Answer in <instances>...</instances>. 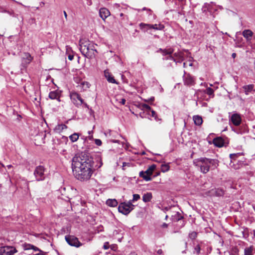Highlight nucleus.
Wrapping results in <instances>:
<instances>
[{"label":"nucleus","instance_id":"21","mask_svg":"<svg viewBox=\"0 0 255 255\" xmlns=\"http://www.w3.org/2000/svg\"><path fill=\"white\" fill-rule=\"evenodd\" d=\"M193 120L194 121V124L196 126H200L202 125L203 123V120L202 117L198 115L194 116L193 117Z\"/></svg>","mask_w":255,"mask_h":255},{"label":"nucleus","instance_id":"58","mask_svg":"<svg viewBox=\"0 0 255 255\" xmlns=\"http://www.w3.org/2000/svg\"><path fill=\"white\" fill-rule=\"evenodd\" d=\"M123 15H124V14H123V13H121L120 14V16L121 17L123 16Z\"/></svg>","mask_w":255,"mask_h":255},{"label":"nucleus","instance_id":"17","mask_svg":"<svg viewBox=\"0 0 255 255\" xmlns=\"http://www.w3.org/2000/svg\"><path fill=\"white\" fill-rule=\"evenodd\" d=\"M105 76L109 83L118 84L114 77L107 70L104 71Z\"/></svg>","mask_w":255,"mask_h":255},{"label":"nucleus","instance_id":"12","mask_svg":"<svg viewBox=\"0 0 255 255\" xmlns=\"http://www.w3.org/2000/svg\"><path fill=\"white\" fill-rule=\"evenodd\" d=\"M230 121L235 126H239L241 123L242 118L240 115L235 113L231 116Z\"/></svg>","mask_w":255,"mask_h":255},{"label":"nucleus","instance_id":"38","mask_svg":"<svg viewBox=\"0 0 255 255\" xmlns=\"http://www.w3.org/2000/svg\"><path fill=\"white\" fill-rule=\"evenodd\" d=\"M200 250H201L200 247L199 245H198L196 247H195L193 253L198 255L200 253Z\"/></svg>","mask_w":255,"mask_h":255},{"label":"nucleus","instance_id":"6","mask_svg":"<svg viewBox=\"0 0 255 255\" xmlns=\"http://www.w3.org/2000/svg\"><path fill=\"white\" fill-rule=\"evenodd\" d=\"M156 168V165L152 164L149 166L145 171H141L139 172V176L143 178L145 181H150L151 180V175Z\"/></svg>","mask_w":255,"mask_h":255},{"label":"nucleus","instance_id":"44","mask_svg":"<svg viewBox=\"0 0 255 255\" xmlns=\"http://www.w3.org/2000/svg\"><path fill=\"white\" fill-rule=\"evenodd\" d=\"M103 248L105 250H107L109 249V243L108 242L105 243L104 246H103Z\"/></svg>","mask_w":255,"mask_h":255},{"label":"nucleus","instance_id":"25","mask_svg":"<svg viewBox=\"0 0 255 255\" xmlns=\"http://www.w3.org/2000/svg\"><path fill=\"white\" fill-rule=\"evenodd\" d=\"M243 88L245 91V94L248 95L250 92L253 90L254 85L253 84H250L244 86Z\"/></svg>","mask_w":255,"mask_h":255},{"label":"nucleus","instance_id":"51","mask_svg":"<svg viewBox=\"0 0 255 255\" xmlns=\"http://www.w3.org/2000/svg\"><path fill=\"white\" fill-rule=\"evenodd\" d=\"M232 57H233V58H235V57H236V53H233V54H232Z\"/></svg>","mask_w":255,"mask_h":255},{"label":"nucleus","instance_id":"37","mask_svg":"<svg viewBox=\"0 0 255 255\" xmlns=\"http://www.w3.org/2000/svg\"><path fill=\"white\" fill-rule=\"evenodd\" d=\"M151 112V116L154 118V119L156 121H160L161 119H159L157 116V115H156V112L151 110L150 111Z\"/></svg>","mask_w":255,"mask_h":255},{"label":"nucleus","instance_id":"19","mask_svg":"<svg viewBox=\"0 0 255 255\" xmlns=\"http://www.w3.org/2000/svg\"><path fill=\"white\" fill-rule=\"evenodd\" d=\"M90 86V84L89 82L86 81H82L78 85V87L80 88L81 90L84 91L89 88Z\"/></svg>","mask_w":255,"mask_h":255},{"label":"nucleus","instance_id":"56","mask_svg":"<svg viewBox=\"0 0 255 255\" xmlns=\"http://www.w3.org/2000/svg\"><path fill=\"white\" fill-rule=\"evenodd\" d=\"M83 104L84 105V106H85L86 107H88V105H87L86 103H84L83 102Z\"/></svg>","mask_w":255,"mask_h":255},{"label":"nucleus","instance_id":"39","mask_svg":"<svg viewBox=\"0 0 255 255\" xmlns=\"http://www.w3.org/2000/svg\"><path fill=\"white\" fill-rule=\"evenodd\" d=\"M140 199V196L138 194H133V198H132V200H130V201L132 202H134V201H137L138 199Z\"/></svg>","mask_w":255,"mask_h":255},{"label":"nucleus","instance_id":"7","mask_svg":"<svg viewBox=\"0 0 255 255\" xmlns=\"http://www.w3.org/2000/svg\"><path fill=\"white\" fill-rule=\"evenodd\" d=\"M174 50L172 48H168L162 49L160 48L157 52H160L163 56L168 55L166 57L163 58V60H171L174 62H176V59L174 58V55L172 56L171 54L173 52Z\"/></svg>","mask_w":255,"mask_h":255},{"label":"nucleus","instance_id":"49","mask_svg":"<svg viewBox=\"0 0 255 255\" xmlns=\"http://www.w3.org/2000/svg\"><path fill=\"white\" fill-rule=\"evenodd\" d=\"M33 255H46L42 253H38V254H35Z\"/></svg>","mask_w":255,"mask_h":255},{"label":"nucleus","instance_id":"41","mask_svg":"<svg viewBox=\"0 0 255 255\" xmlns=\"http://www.w3.org/2000/svg\"><path fill=\"white\" fill-rule=\"evenodd\" d=\"M2 12H6L8 14H9L10 15L13 16V17H15V15L14 14V13L13 12V11L11 10V11H8V10H3L2 11Z\"/></svg>","mask_w":255,"mask_h":255},{"label":"nucleus","instance_id":"3","mask_svg":"<svg viewBox=\"0 0 255 255\" xmlns=\"http://www.w3.org/2000/svg\"><path fill=\"white\" fill-rule=\"evenodd\" d=\"M217 160L201 157L198 159L197 165L200 167V170L203 173H206L209 171L211 165L216 166Z\"/></svg>","mask_w":255,"mask_h":255},{"label":"nucleus","instance_id":"29","mask_svg":"<svg viewBox=\"0 0 255 255\" xmlns=\"http://www.w3.org/2000/svg\"><path fill=\"white\" fill-rule=\"evenodd\" d=\"M139 27L142 30H143L144 32L147 31L148 29H150V24H145L143 23H140Z\"/></svg>","mask_w":255,"mask_h":255},{"label":"nucleus","instance_id":"22","mask_svg":"<svg viewBox=\"0 0 255 255\" xmlns=\"http://www.w3.org/2000/svg\"><path fill=\"white\" fill-rule=\"evenodd\" d=\"M176 62H181L184 60V54L182 52H176L174 54Z\"/></svg>","mask_w":255,"mask_h":255},{"label":"nucleus","instance_id":"24","mask_svg":"<svg viewBox=\"0 0 255 255\" xmlns=\"http://www.w3.org/2000/svg\"><path fill=\"white\" fill-rule=\"evenodd\" d=\"M106 204L109 206L115 207L118 205V201H117V200H116L115 199H109L107 200Z\"/></svg>","mask_w":255,"mask_h":255},{"label":"nucleus","instance_id":"8","mask_svg":"<svg viewBox=\"0 0 255 255\" xmlns=\"http://www.w3.org/2000/svg\"><path fill=\"white\" fill-rule=\"evenodd\" d=\"M65 238L67 243L71 246L78 248L82 246L78 238L73 236H66Z\"/></svg>","mask_w":255,"mask_h":255},{"label":"nucleus","instance_id":"50","mask_svg":"<svg viewBox=\"0 0 255 255\" xmlns=\"http://www.w3.org/2000/svg\"><path fill=\"white\" fill-rule=\"evenodd\" d=\"M64 16L66 18H67V13L65 11H64Z\"/></svg>","mask_w":255,"mask_h":255},{"label":"nucleus","instance_id":"53","mask_svg":"<svg viewBox=\"0 0 255 255\" xmlns=\"http://www.w3.org/2000/svg\"><path fill=\"white\" fill-rule=\"evenodd\" d=\"M154 99V97H152V98H151L149 99V100H150V101L152 102V101H153Z\"/></svg>","mask_w":255,"mask_h":255},{"label":"nucleus","instance_id":"10","mask_svg":"<svg viewBox=\"0 0 255 255\" xmlns=\"http://www.w3.org/2000/svg\"><path fill=\"white\" fill-rule=\"evenodd\" d=\"M16 252L15 248L11 246L0 247V255H13Z\"/></svg>","mask_w":255,"mask_h":255},{"label":"nucleus","instance_id":"14","mask_svg":"<svg viewBox=\"0 0 255 255\" xmlns=\"http://www.w3.org/2000/svg\"><path fill=\"white\" fill-rule=\"evenodd\" d=\"M209 193L211 196H222L224 195L225 191L221 188H215L210 190Z\"/></svg>","mask_w":255,"mask_h":255},{"label":"nucleus","instance_id":"54","mask_svg":"<svg viewBox=\"0 0 255 255\" xmlns=\"http://www.w3.org/2000/svg\"><path fill=\"white\" fill-rule=\"evenodd\" d=\"M88 137L90 139H92L93 138V135H91V136H89Z\"/></svg>","mask_w":255,"mask_h":255},{"label":"nucleus","instance_id":"26","mask_svg":"<svg viewBox=\"0 0 255 255\" xmlns=\"http://www.w3.org/2000/svg\"><path fill=\"white\" fill-rule=\"evenodd\" d=\"M152 194L150 192L144 194L142 196V200L144 202H149L152 199Z\"/></svg>","mask_w":255,"mask_h":255},{"label":"nucleus","instance_id":"60","mask_svg":"<svg viewBox=\"0 0 255 255\" xmlns=\"http://www.w3.org/2000/svg\"><path fill=\"white\" fill-rule=\"evenodd\" d=\"M183 67H186V63H183Z\"/></svg>","mask_w":255,"mask_h":255},{"label":"nucleus","instance_id":"43","mask_svg":"<svg viewBox=\"0 0 255 255\" xmlns=\"http://www.w3.org/2000/svg\"><path fill=\"white\" fill-rule=\"evenodd\" d=\"M95 144L98 146H101L102 144V142L100 139H95Z\"/></svg>","mask_w":255,"mask_h":255},{"label":"nucleus","instance_id":"27","mask_svg":"<svg viewBox=\"0 0 255 255\" xmlns=\"http://www.w3.org/2000/svg\"><path fill=\"white\" fill-rule=\"evenodd\" d=\"M254 246H251L250 247L246 248L244 250L245 255H253V252L254 250Z\"/></svg>","mask_w":255,"mask_h":255},{"label":"nucleus","instance_id":"46","mask_svg":"<svg viewBox=\"0 0 255 255\" xmlns=\"http://www.w3.org/2000/svg\"><path fill=\"white\" fill-rule=\"evenodd\" d=\"M161 227H162V228H166L168 227V224H166V223H164L161 225Z\"/></svg>","mask_w":255,"mask_h":255},{"label":"nucleus","instance_id":"63","mask_svg":"<svg viewBox=\"0 0 255 255\" xmlns=\"http://www.w3.org/2000/svg\"><path fill=\"white\" fill-rule=\"evenodd\" d=\"M115 5L117 6H119V4H117V3H116Z\"/></svg>","mask_w":255,"mask_h":255},{"label":"nucleus","instance_id":"18","mask_svg":"<svg viewBox=\"0 0 255 255\" xmlns=\"http://www.w3.org/2000/svg\"><path fill=\"white\" fill-rule=\"evenodd\" d=\"M60 97V93L57 91H52L49 94V98L52 100H57L60 101L59 98Z\"/></svg>","mask_w":255,"mask_h":255},{"label":"nucleus","instance_id":"23","mask_svg":"<svg viewBox=\"0 0 255 255\" xmlns=\"http://www.w3.org/2000/svg\"><path fill=\"white\" fill-rule=\"evenodd\" d=\"M67 127L64 124H60L56 126L54 128L55 132L57 133H60L64 129H66Z\"/></svg>","mask_w":255,"mask_h":255},{"label":"nucleus","instance_id":"15","mask_svg":"<svg viewBox=\"0 0 255 255\" xmlns=\"http://www.w3.org/2000/svg\"><path fill=\"white\" fill-rule=\"evenodd\" d=\"M99 14L100 17L105 20L110 15V11L106 8H101L99 10Z\"/></svg>","mask_w":255,"mask_h":255},{"label":"nucleus","instance_id":"62","mask_svg":"<svg viewBox=\"0 0 255 255\" xmlns=\"http://www.w3.org/2000/svg\"><path fill=\"white\" fill-rule=\"evenodd\" d=\"M254 236L255 237V230L254 231Z\"/></svg>","mask_w":255,"mask_h":255},{"label":"nucleus","instance_id":"31","mask_svg":"<svg viewBox=\"0 0 255 255\" xmlns=\"http://www.w3.org/2000/svg\"><path fill=\"white\" fill-rule=\"evenodd\" d=\"M24 250H28L30 249H33L34 251H36L37 250V248L34 247V246L30 245V244H25L24 245Z\"/></svg>","mask_w":255,"mask_h":255},{"label":"nucleus","instance_id":"2","mask_svg":"<svg viewBox=\"0 0 255 255\" xmlns=\"http://www.w3.org/2000/svg\"><path fill=\"white\" fill-rule=\"evenodd\" d=\"M80 50L82 54L89 59L95 57L98 53L96 49L97 45L86 39H80L79 41Z\"/></svg>","mask_w":255,"mask_h":255},{"label":"nucleus","instance_id":"35","mask_svg":"<svg viewBox=\"0 0 255 255\" xmlns=\"http://www.w3.org/2000/svg\"><path fill=\"white\" fill-rule=\"evenodd\" d=\"M197 236V233L196 232H192L190 233L188 235L189 238L192 240H195Z\"/></svg>","mask_w":255,"mask_h":255},{"label":"nucleus","instance_id":"57","mask_svg":"<svg viewBox=\"0 0 255 255\" xmlns=\"http://www.w3.org/2000/svg\"><path fill=\"white\" fill-rule=\"evenodd\" d=\"M113 142H118V140H113Z\"/></svg>","mask_w":255,"mask_h":255},{"label":"nucleus","instance_id":"42","mask_svg":"<svg viewBox=\"0 0 255 255\" xmlns=\"http://www.w3.org/2000/svg\"><path fill=\"white\" fill-rule=\"evenodd\" d=\"M142 107L145 110H147V111L150 112L151 110L150 107L148 105L143 104L142 105Z\"/></svg>","mask_w":255,"mask_h":255},{"label":"nucleus","instance_id":"4","mask_svg":"<svg viewBox=\"0 0 255 255\" xmlns=\"http://www.w3.org/2000/svg\"><path fill=\"white\" fill-rule=\"evenodd\" d=\"M46 169L42 165H39L35 167L33 174L37 181H43L46 177Z\"/></svg>","mask_w":255,"mask_h":255},{"label":"nucleus","instance_id":"16","mask_svg":"<svg viewBox=\"0 0 255 255\" xmlns=\"http://www.w3.org/2000/svg\"><path fill=\"white\" fill-rule=\"evenodd\" d=\"M33 58L29 53H24L22 57V64H28L32 61Z\"/></svg>","mask_w":255,"mask_h":255},{"label":"nucleus","instance_id":"34","mask_svg":"<svg viewBox=\"0 0 255 255\" xmlns=\"http://www.w3.org/2000/svg\"><path fill=\"white\" fill-rule=\"evenodd\" d=\"M240 155V153H233L230 154V157L231 158V162H233V161H235L236 158Z\"/></svg>","mask_w":255,"mask_h":255},{"label":"nucleus","instance_id":"32","mask_svg":"<svg viewBox=\"0 0 255 255\" xmlns=\"http://www.w3.org/2000/svg\"><path fill=\"white\" fill-rule=\"evenodd\" d=\"M205 93L209 96H211L212 97H214V90L211 88H207Z\"/></svg>","mask_w":255,"mask_h":255},{"label":"nucleus","instance_id":"48","mask_svg":"<svg viewBox=\"0 0 255 255\" xmlns=\"http://www.w3.org/2000/svg\"><path fill=\"white\" fill-rule=\"evenodd\" d=\"M121 103L122 105H125L126 103V100L125 99H122L121 100Z\"/></svg>","mask_w":255,"mask_h":255},{"label":"nucleus","instance_id":"30","mask_svg":"<svg viewBox=\"0 0 255 255\" xmlns=\"http://www.w3.org/2000/svg\"><path fill=\"white\" fill-rule=\"evenodd\" d=\"M79 137V135L78 133H74L73 134L69 136V138H70V139L72 142H75V141H76L78 140Z\"/></svg>","mask_w":255,"mask_h":255},{"label":"nucleus","instance_id":"36","mask_svg":"<svg viewBox=\"0 0 255 255\" xmlns=\"http://www.w3.org/2000/svg\"><path fill=\"white\" fill-rule=\"evenodd\" d=\"M169 170V166L168 164H162L161 166V170L163 172H167Z\"/></svg>","mask_w":255,"mask_h":255},{"label":"nucleus","instance_id":"47","mask_svg":"<svg viewBox=\"0 0 255 255\" xmlns=\"http://www.w3.org/2000/svg\"><path fill=\"white\" fill-rule=\"evenodd\" d=\"M157 253L159 255H162L163 253V251L161 249H159L157 251Z\"/></svg>","mask_w":255,"mask_h":255},{"label":"nucleus","instance_id":"20","mask_svg":"<svg viewBox=\"0 0 255 255\" xmlns=\"http://www.w3.org/2000/svg\"><path fill=\"white\" fill-rule=\"evenodd\" d=\"M253 34V32L250 29L245 30L243 32V35L247 39V40H250L251 39V37H252Z\"/></svg>","mask_w":255,"mask_h":255},{"label":"nucleus","instance_id":"13","mask_svg":"<svg viewBox=\"0 0 255 255\" xmlns=\"http://www.w3.org/2000/svg\"><path fill=\"white\" fill-rule=\"evenodd\" d=\"M213 143L215 146L218 147L226 146L227 143L225 140L222 137H218L214 138L213 140Z\"/></svg>","mask_w":255,"mask_h":255},{"label":"nucleus","instance_id":"61","mask_svg":"<svg viewBox=\"0 0 255 255\" xmlns=\"http://www.w3.org/2000/svg\"><path fill=\"white\" fill-rule=\"evenodd\" d=\"M126 165V162H124L123 163V166H125Z\"/></svg>","mask_w":255,"mask_h":255},{"label":"nucleus","instance_id":"59","mask_svg":"<svg viewBox=\"0 0 255 255\" xmlns=\"http://www.w3.org/2000/svg\"><path fill=\"white\" fill-rule=\"evenodd\" d=\"M185 244V247H186V248H187V243L186 242Z\"/></svg>","mask_w":255,"mask_h":255},{"label":"nucleus","instance_id":"11","mask_svg":"<svg viewBox=\"0 0 255 255\" xmlns=\"http://www.w3.org/2000/svg\"><path fill=\"white\" fill-rule=\"evenodd\" d=\"M183 78L184 84L186 86H191L195 84L194 78L189 74L184 72Z\"/></svg>","mask_w":255,"mask_h":255},{"label":"nucleus","instance_id":"28","mask_svg":"<svg viewBox=\"0 0 255 255\" xmlns=\"http://www.w3.org/2000/svg\"><path fill=\"white\" fill-rule=\"evenodd\" d=\"M164 28V26L162 24H150V28L155 30H162Z\"/></svg>","mask_w":255,"mask_h":255},{"label":"nucleus","instance_id":"55","mask_svg":"<svg viewBox=\"0 0 255 255\" xmlns=\"http://www.w3.org/2000/svg\"><path fill=\"white\" fill-rule=\"evenodd\" d=\"M93 133V131L92 130H91V131H88V134H91Z\"/></svg>","mask_w":255,"mask_h":255},{"label":"nucleus","instance_id":"52","mask_svg":"<svg viewBox=\"0 0 255 255\" xmlns=\"http://www.w3.org/2000/svg\"><path fill=\"white\" fill-rule=\"evenodd\" d=\"M202 10L203 11H206V7L205 6H203V8H202Z\"/></svg>","mask_w":255,"mask_h":255},{"label":"nucleus","instance_id":"45","mask_svg":"<svg viewBox=\"0 0 255 255\" xmlns=\"http://www.w3.org/2000/svg\"><path fill=\"white\" fill-rule=\"evenodd\" d=\"M73 58H74V56L73 55L70 54V55H68V59H69V60L71 61V60H72L73 59Z\"/></svg>","mask_w":255,"mask_h":255},{"label":"nucleus","instance_id":"5","mask_svg":"<svg viewBox=\"0 0 255 255\" xmlns=\"http://www.w3.org/2000/svg\"><path fill=\"white\" fill-rule=\"evenodd\" d=\"M134 206L130 201L127 203L123 202L120 204L118 210L120 213L127 215L133 209Z\"/></svg>","mask_w":255,"mask_h":255},{"label":"nucleus","instance_id":"1","mask_svg":"<svg viewBox=\"0 0 255 255\" xmlns=\"http://www.w3.org/2000/svg\"><path fill=\"white\" fill-rule=\"evenodd\" d=\"M92 163V159L88 153L81 152L76 154L72 162V168L75 177L80 181L90 179L93 172Z\"/></svg>","mask_w":255,"mask_h":255},{"label":"nucleus","instance_id":"40","mask_svg":"<svg viewBox=\"0 0 255 255\" xmlns=\"http://www.w3.org/2000/svg\"><path fill=\"white\" fill-rule=\"evenodd\" d=\"M97 161L98 162V163L96 165V167H97V168H99L103 165V162L102 161V159L101 158H99L97 160Z\"/></svg>","mask_w":255,"mask_h":255},{"label":"nucleus","instance_id":"33","mask_svg":"<svg viewBox=\"0 0 255 255\" xmlns=\"http://www.w3.org/2000/svg\"><path fill=\"white\" fill-rule=\"evenodd\" d=\"M137 11L138 12H140L141 11H143V10H146V12H147V13L149 15H150L152 14V11L149 9V8H147L145 7L142 8V9H137Z\"/></svg>","mask_w":255,"mask_h":255},{"label":"nucleus","instance_id":"9","mask_svg":"<svg viewBox=\"0 0 255 255\" xmlns=\"http://www.w3.org/2000/svg\"><path fill=\"white\" fill-rule=\"evenodd\" d=\"M70 98L73 104L77 107L82 105L83 103V100L80 95L76 92L71 93Z\"/></svg>","mask_w":255,"mask_h":255},{"label":"nucleus","instance_id":"64","mask_svg":"<svg viewBox=\"0 0 255 255\" xmlns=\"http://www.w3.org/2000/svg\"><path fill=\"white\" fill-rule=\"evenodd\" d=\"M130 255H137L134 254H131Z\"/></svg>","mask_w":255,"mask_h":255}]
</instances>
